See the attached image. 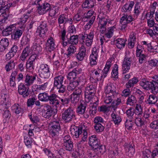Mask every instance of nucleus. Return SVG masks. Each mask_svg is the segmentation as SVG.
Here are the masks:
<instances>
[{"label": "nucleus", "instance_id": "24", "mask_svg": "<svg viewBox=\"0 0 158 158\" xmlns=\"http://www.w3.org/2000/svg\"><path fill=\"white\" fill-rule=\"evenodd\" d=\"M153 121L150 124V127L153 129H158V114H156L153 117Z\"/></svg>", "mask_w": 158, "mask_h": 158}, {"label": "nucleus", "instance_id": "32", "mask_svg": "<svg viewBox=\"0 0 158 158\" xmlns=\"http://www.w3.org/2000/svg\"><path fill=\"white\" fill-rule=\"evenodd\" d=\"M136 102V99L135 97L133 95L129 96L127 100L126 104L130 106L134 105Z\"/></svg>", "mask_w": 158, "mask_h": 158}, {"label": "nucleus", "instance_id": "18", "mask_svg": "<svg viewBox=\"0 0 158 158\" xmlns=\"http://www.w3.org/2000/svg\"><path fill=\"white\" fill-rule=\"evenodd\" d=\"M86 52V47L84 45H82L80 48L79 52L75 56L79 60H82L85 57Z\"/></svg>", "mask_w": 158, "mask_h": 158}, {"label": "nucleus", "instance_id": "57", "mask_svg": "<svg viewBox=\"0 0 158 158\" xmlns=\"http://www.w3.org/2000/svg\"><path fill=\"white\" fill-rule=\"evenodd\" d=\"M104 119L101 117L97 116L94 119V124H104Z\"/></svg>", "mask_w": 158, "mask_h": 158}, {"label": "nucleus", "instance_id": "40", "mask_svg": "<svg viewBox=\"0 0 158 158\" xmlns=\"http://www.w3.org/2000/svg\"><path fill=\"white\" fill-rule=\"evenodd\" d=\"M157 5V3L156 2H154L152 4L150 8V12H148L147 13V15H150V17L151 19L153 17V15L155 12Z\"/></svg>", "mask_w": 158, "mask_h": 158}, {"label": "nucleus", "instance_id": "55", "mask_svg": "<svg viewBox=\"0 0 158 158\" xmlns=\"http://www.w3.org/2000/svg\"><path fill=\"white\" fill-rule=\"evenodd\" d=\"M95 19V16H93L91 19H90L89 22L87 23L84 27V28L86 30H87L89 29L91 27V25L92 24L94 23Z\"/></svg>", "mask_w": 158, "mask_h": 158}, {"label": "nucleus", "instance_id": "33", "mask_svg": "<svg viewBox=\"0 0 158 158\" xmlns=\"http://www.w3.org/2000/svg\"><path fill=\"white\" fill-rule=\"evenodd\" d=\"M105 93H109L112 92L116 91V87L112 84L109 83L107 84L105 87Z\"/></svg>", "mask_w": 158, "mask_h": 158}, {"label": "nucleus", "instance_id": "29", "mask_svg": "<svg viewBox=\"0 0 158 158\" xmlns=\"http://www.w3.org/2000/svg\"><path fill=\"white\" fill-rule=\"evenodd\" d=\"M121 19L127 24L131 22L134 19L131 15H128L127 14H123Z\"/></svg>", "mask_w": 158, "mask_h": 158}, {"label": "nucleus", "instance_id": "7", "mask_svg": "<svg viewBox=\"0 0 158 158\" xmlns=\"http://www.w3.org/2000/svg\"><path fill=\"white\" fill-rule=\"evenodd\" d=\"M75 117V113L73 109L69 108L62 114V118L65 122H69Z\"/></svg>", "mask_w": 158, "mask_h": 158}, {"label": "nucleus", "instance_id": "31", "mask_svg": "<svg viewBox=\"0 0 158 158\" xmlns=\"http://www.w3.org/2000/svg\"><path fill=\"white\" fill-rule=\"evenodd\" d=\"M111 62L110 61H107L106 63L105 66L102 71L103 73V76L104 77H105L106 76L107 74L108 73L110 70V69L111 67Z\"/></svg>", "mask_w": 158, "mask_h": 158}, {"label": "nucleus", "instance_id": "34", "mask_svg": "<svg viewBox=\"0 0 158 158\" xmlns=\"http://www.w3.org/2000/svg\"><path fill=\"white\" fill-rule=\"evenodd\" d=\"M48 97L49 95L48 93L44 92L39 94L38 98L41 101L47 102L48 101Z\"/></svg>", "mask_w": 158, "mask_h": 158}, {"label": "nucleus", "instance_id": "6", "mask_svg": "<svg viewBox=\"0 0 158 158\" xmlns=\"http://www.w3.org/2000/svg\"><path fill=\"white\" fill-rule=\"evenodd\" d=\"M50 127V133L52 136H57L59 134V131L60 129V125L59 121L54 120L49 124Z\"/></svg>", "mask_w": 158, "mask_h": 158}, {"label": "nucleus", "instance_id": "63", "mask_svg": "<svg viewBox=\"0 0 158 158\" xmlns=\"http://www.w3.org/2000/svg\"><path fill=\"white\" fill-rule=\"evenodd\" d=\"M114 100L113 98L110 97V96L106 95L105 97L104 98V102L105 103L107 104L112 103Z\"/></svg>", "mask_w": 158, "mask_h": 158}, {"label": "nucleus", "instance_id": "3", "mask_svg": "<svg viewBox=\"0 0 158 158\" xmlns=\"http://www.w3.org/2000/svg\"><path fill=\"white\" fill-rule=\"evenodd\" d=\"M42 0H37L34 2L33 4H36L38 6L37 11L40 15H43L46 13L50 8V4L47 2L42 3Z\"/></svg>", "mask_w": 158, "mask_h": 158}, {"label": "nucleus", "instance_id": "19", "mask_svg": "<svg viewBox=\"0 0 158 158\" xmlns=\"http://www.w3.org/2000/svg\"><path fill=\"white\" fill-rule=\"evenodd\" d=\"M64 77L62 75H59L54 78L53 86L54 88L62 85Z\"/></svg>", "mask_w": 158, "mask_h": 158}, {"label": "nucleus", "instance_id": "36", "mask_svg": "<svg viewBox=\"0 0 158 158\" xmlns=\"http://www.w3.org/2000/svg\"><path fill=\"white\" fill-rule=\"evenodd\" d=\"M122 97H119L117 98L116 100L114 99L111 104V106L114 110H115L117 108L118 105H120L122 103Z\"/></svg>", "mask_w": 158, "mask_h": 158}, {"label": "nucleus", "instance_id": "37", "mask_svg": "<svg viewBox=\"0 0 158 158\" xmlns=\"http://www.w3.org/2000/svg\"><path fill=\"white\" fill-rule=\"evenodd\" d=\"M157 100V97L153 94L149 95L147 99V103L149 104H155Z\"/></svg>", "mask_w": 158, "mask_h": 158}, {"label": "nucleus", "instance_id": "35", "mask_svg": "<svg viewBox=\"0 0 158 158\" xmlns=\"http://www.w3.org/2000/svg\"><path fill=\"white\" fill-rule=\"evenodd\" d=\"M126 44V41L122 38H118L116 40V45L118 48H124Z\"/></svg>", "mask_w": 158, "mask_h": 158}, {"label": "nucleus", "instance_id": "25", "mask_svg": "<svg viewBox=\"0 0 158 158\" xmlns=\"http://www.w3.org/2000/svg\"><path fill=\"white\" fill-rule=\"evenodd\" d=\"M126 113L127 117L131 120L134 119L137 115L135 112L134 109L132 107L126 110Z\"/></svg>", "mask_w": 158, "mask_h": 158}, {"label": "nucleus", "instance_id": "2", "mask_svg": "<svg viewBox=\"0 0 158 158\" xmlns=\"http://www.w3.org/2000/svg\"><path fill=\"white\" fill-rule=\"evenodd\" d=\"M140 85L145 89H151L152 93L156 94L158 92V87L154 85L152 81H149L145 79H143L139 82Z\"/></svg>", "mask_w": 158, "mask_h": 158}, {"label": "nucleus", "instance_id": "56", "mask_svg": "<svg viewBox=\"0 0 158 158\" xmlns=\"http://www.w3.org/2000/svg\"><path fill=\"white\" fill-rule=\"evenodd\" d=\"M77 75L75 73L73 70L72 71L70 72L68 74L67 76L68 79L70 81V80H74L77 79V77H77Z\"/></svg>", "mask_w": 158, "mask_h": 158}, {"label": "nucleus", "instance_id": "13", "mask_svg": "<svg viewBox=\"0 0 158 158\" xmlns=\"http://www.w3.org/2000/svg\"><path fill=\"white\" fill-rule=\"evenodd\" d=\"M89 145L94 149L96 148L99 144V141L96 135L91 136L89 138Z\"/></svg>", "mask_w": 158, "mask_h": 158}, {"label": "nucleus", "instance_id": "21", "mask_svg": "<svg viewBox=\"0 0 158 158\" xmlns=\"http://www.w3.org/2000/svg\"><path fill=\"white\" fill-rule=\"evenodd\" d=\"M1 97L2 99L3 100V103L2 106H5L7 105V102L8 100L9 95L6 91V89H2L1 91Z\"/></svg>", "mask_w": 158, "mask_h": 158}, {"label": "nucleus", "instance_id": "43", "mask_svg": "<svg viewBox=\"0 0 158 158\" xmlns=\"http://www.w3.org/2000/svg\"><path fill=\"white\" fill-rule=\"evenodd\" d=\"M76 49L75 46L71 44L68 47L67 51L68 53L66 55L68 57L71 56L72 54L76 52Z\"/></svg>", "mask_w": 158, "mask_h": 158}, {"label": "nucleus", "instance_id": "16", "mask_svg": "<svg viewBox=\"0 0 158 158\" xmlns=\"http://www.w3.org/2000/svg\"><path fill=\"white\" fill-rule=\"evenodd\" d=\"M36 79L35 76L27 74L24 77L25 85L29 86L32 85Z\"/></svg>", "mask_w": 158, "mask_h": 158}, {"label": "nucleus", "instance_id": "59", "mask_svg": "<svg viewBox=\"0 0 158 158\" xmlns=\"http://www.w3.org/2000/svg\"><path fill=\"white\" fill-rule=\"evenodd\" d=\"M127 154L130 157H132L135 153V149L131 145L127 148Z\"/></svg>", "mask_w": 158, "mask_h": 158}, {"label": "nucleus", "instance_id": "15", "mask_svg": "<svg viewBox=\"0 0 158 158\" xmlns=\"http://www.w3.org/2000/svg\"><path fill=\"white\" fill-rule=\"evenodd\" d=\"M80 82V80L79 77L74 80H70L69 85L67 86V89L69 91H72L78 85Z\"/></svg>", "mask_w": 158, "mask_h": 158}, {"label": "nucleus", "instance_id": "9", "mask_svg": "<svg viewBox=\"0 0 158 158\" xmlns=\"http://www.w3.org/2000/svg\"><path fill=\"white\" fill-rule=\"evenodd\" d=\"M58 97V95L54 93L51 94L49 95L48 99L50 104L56 107H59L60 101L57 99V98Z\"/></svg>", "mask_w": 158, "mask_h": 158}, {"label": "nucleus", "instance_id": "48", "mask_svg": "<svg viewBox=\"0 0 158 158\" xmlns=\"http://www.w3.org/2000/svg\"><path fill=\"white\" fill-rule=\"evenodd\" d=\"M33 141V139L30 137H25L24 139V142L25 145L28 148L31 147Z\"/></svg>", "mask_w": 158, "mask_h": 158}, {"label": "nucleus", "instance_id": "52", "mask_svg": "<svg viewBox=\"0 0 158 158\" xmlns=\"http://www.w3.org/2000/svg\"><path fill=\"white\" fill-rule=\"evenodd\" d=\"M12 108L14 111L17 114H19L22 110L20 106L18 104H15L12 107Z\"/></svg>", "mask_w": 158, "mask_h": 158}, {"label": "nucleus", "instance_id": "45", "mask_svg": "<svg viewBox=\"0 0 158 158\" xmlns=\"http://www.w3.org/2000/svg\"><path fill=\"white\" fill-rule=\"evenodd\" d=\"M78 42V36L76 35H73L71 36L69 40V43L71 44L74 45L77 44Z\"/></svg>", "mask_w": 158, "mask_h": 158}, {"label": "nucleus", "instance_id": "11", "mask_svg": "<svg viewBox=\"0 0 158 158\" xmlns=\"http://www.w3.org/2000/svg\"><path fill=\"white\" fill-rule=\"evenodd\" d=\"M45 108L46 109L43 111L42 115L43 117L48 119L52 116L53 110L51 106L48 105H46Z\"/></svg>", "mask_w": 158, "mask_h": 158}, {"label": "nucleus", "instance_id": "54", "mask_svg": "<svg viewBox=\"0 0 158 158\" xmlns=\"http://www.w3.org/2000/svg\"><path fill=\"white\" fill-rule=\"evenodd\" d=\"M64 146L67 150L72 151L73 150V143L72 141L67 143H64Z\"/></svg>", "mask_w": 158, "mask_h": 158}, {"label": "nucleus", "instance_id": "38", "mask_svg": "<svg viewBox=\"0 0 158 158\" xmlns=\"http://www.w3.org/2000/svg\"><path fill=\"white\" fill-rule=\"evenodd\" d=\"M113 121L115 124H118L121 121V117L118 114L113 113L111 114Z\"/></svg>", "mask_w": 158, "mask_h": 158}, {"label": "nucleus", "instance_id": "64", "mask_svg": "<svg viewBox=\"0 0 158 158\" xmlns=\"http://www.w3.org/2000/svg\"><path fill=\"white\" fill-rule=\"evenodd\" d=\"M149 64L151 66H158V60L156 59H152L149 61Z\"/></svg>", "mask_w": 158, "mask_h": 158}, {"label": "nucleus", "instance_id": "47", "mask_svg": "<svg viewBox=\"0 0 158 158\" xmlns=\"http://www.w3.org/2000/svg\"><path fill=\"white\" fill-rule=\"evenodd\" d=\"M49 11V15L51 17H54L55 16L58 11V9L56 7H51L50 6V8L47 11Z\"/></svg>", "mask_w": 158, "mask_h": 158}, {"label": "nucleus", "instance_id": "50", "mask_svg": "<svg viewBox=\"0 0 158 158\" xmlns=\"http://www.w3.org/2000/svg\"><path fill=\"white\" fill-rule=\"evenodd\" d=\"M58 98L60 101V106L61 105H64L67 104L69 103L70 101V98H65L64 97L60 98L59 97Z\"/></svg>", "mask_w": 158, "mask_h": 158}, {"label": "nucleus", "instance_id": "8", "mask_svg": "<svg viewBox=\"0 0 158 158\" xmlns=\"http://www.w3.org/2000/svg\"><path fill=\"white\" fill-rule=\"evenodd\" d=\"M18 91L19 94L22 95L24 98L27 97L30 94L29 88L26 87L24 84L21 83L18 86Z\"/></svg>", "mask_w": 158, "mask_h": 158}, {"label": "nucleus", "instance_id": "20", "mask_svg": "<svg viewBox=\"0 0 158 158\" xmlns=\"http://www.w3.org/2000/svg\"><path fill=\"white\" fill-rule=\"evenodd\" d=\"M10 106V104L9 102L7 103V105L5 106H2V105H0V110H2V107H5V108L3 110V117L4 118H10L11 116L10 112L9 110L8 109V108Z\"/></svg>", "mask_w": 158, "mask_h": 158}, {"label": "nucleus", "instance_id": "53", "mask_svg": "<svg viewBox=\"0 0 158 158\" xmlns=\"http://www.w3.org/2000/svg\"><path fill=\"white\" fill-rule=\"evenodd\" d=\"M12 5V3H10L6 6H4L1 4V2H0V13H3L5 10H8L9 6Z\"/></svg>", "mask_w": 158, "mask_h": 158}, {"label": "nucleus", "instance_id": "28", "mask_svg": "<svg viewBox=\"0 0 158 158\" xmlns=\"http://www.w3.org/2000/svg\"><path fill=\"white\" fill-rule=\"evenodd\" d=\"M139 81L138 78L136 77H134L129 80L128 81L126 84V87H133L134 85L136 84Z\"/></svg>", "mask_w": 158, "mask_h": 158}, {"label": "nucleus", "instance_id": "58", "mask_svg": "<svg viewBox=\"0 0 158 158\" xmlns=\"http://www.w3.org/2000/svg\"><path fill=\"white\" fill-rule=\"evenodd\" d=\"M94 127L97 132L102 131L104 129V126L102 124H94Z\"/></svg>", "mask_w": 158, "mask_h": 158}, {"label": "nucleus", "instance_id": "51", "mask_svg": "<svg viewBox=\"0 0 158 158\" xmlns=\"http://www.w3.org/2000/svg\"><path fill=\"white\" fill-rule=\"evenodd\" d=\"M81 97L73 93L71 95V102L73 103H76L78 102Z\"/></svg>", "mask_w": 158, "mask_h": 158}, {"label": "nucleus", "instance_id": "17", "mask_svg": "<svg viewBox=\"0 0 158 158\" xmlns=\"http://www.w3.org/2000/svg\"><path fill=\"white\" fill-rule=\"evenodd\" d=\"M31 50V49L30 47L29 46H27V47L23 49L19 57L20 60L23 61H24L27 57L30 54Z\"/></svg>", "mask_w": 158, "mask_h": 158}, {"label": "nucleus", "instance_id": "22", "mask_svg": "<svg viewBox=\"0 0 158 158\" xmlns=\"http://www.w3.org/2000/svg\"><path fill=\"white\" fill-rule=\"evenodd\" d=\"M94 151L96 152V154L98 156H100L103 154L105 152V146L100 145V144L98 145V147L96 148H94Z\"/></svg>", "mask_w": 158, "mask_h": 158}, {"label": "nucleus", "instance_id": "41", "mask_svg": "<svg viewBox=\"0 0 158 158\" xmlns=\"http://www.w3.org/2000/svg\"><path fill=\"white\" fill-rule=\"evenodd\" d=\"M116 30L114 26L110 27L107 30V31L105 34V36L108 38H111L113 35V32Z\"/></svg>", "mask_w": 158, "mask_h": 158}, {"label": "nucleus", "instance_id": "1", "mask_svg": "<svg viewBox=\"0 0 158 158\" xmlns=\"http://www.w3.org/2000/svg\"><path fill=\"white\" fill-rule=\"evenodd\" d=\"M71 134L73 135L74 138L81 137L83 141H85L87 137V133L86 131L83 130L82 131V128L73 126L70 128Z\"/></svg>", "mask_w": 158, "mask_h": 158}, {"label": "nucleus", "instance_id": "26", "mask_svg": "<svg viewBox=\"0 0 158 158\" xmlns=\"http://www.w3.org/2000/svg\"><path fill=\"white\" fill-rule=\"evenodd\" d=\"M94 3L93 0H85L82 3V7L83 8H89L93 7Z\"/></svg>", "mask_w": 158, "mask_h": 158}, {"label": "nucleus", "instance_id": "39", "mask_svg": "<svg viewBox=\"0 0 158 158\" xmlns=\"http://www.w3.org/2000/svg\"><path fill=\"white\" fill-rule=\"evenodd\" d=\"M28 18V16L27 15H24L23 17H22L19 19L18 22V24L21 25V26L20 27L21 28H23L25 27V23L27 21Z\"/></svg>", "mask_w": 158, "mask_h": 158}, {"label": "nucleus", "instance_id": "10", "mask_svg": "<svg viewBox=\"0 0 158 158\" xmlns=\"http://www.w3.org/2000/svg\"><path fill=\"white\" fill-rule=\"evenodd\" d=\"M48 29L47 27V23L46 22H42L36 31L37 35L42 37L43 35L47 32Z\"/></svg>", "mask_w": 158, "mask_h": 158}, {"label": "nucleus", "instance_id": "44", "mask_svg": "<svg viewBox=\"0 0 158 158\" xmlns=\"http://www.w3.org/2000/svg\"><path fill=\"white\" fill-rule=\"evenodd\" d=\"M86 107V104L81 103L77 109V112L79 114H82L85 111Z\"/></svg>", "mask_w": 158, "mask_h": 158}, {"label": "nucleus", "instance_id": "60", "mask_svg": "<svg viewBox=\"0 0 158 158\" xmlns=\"http://www.w3.org/2000/svg\"><path fill=\"white\" fill-rule=\"evenodd\" d=\"M67 18L64 15H60L58 19L59 23L61 24L64 23L65 24L67 23Z\"/></svg>", "mask_w": 158, "mask_h": 158}, {"label": "nucleus", "instance_id": "30", "mask_svg": "<svg viewBox=\"0 0 158 158\" xmlns=\"http://www.w3.org/2000/svg\"><path fill=\"white\" fill-rule=\"evenodd\" d=\"M134 4V2L132 1L130 2V3L129 4L126 3L122 8L123 11L124 12L130 11L131 10Z\"/></svg>", "mask_w": 158, "mask_h": 158}, {"label": "nucleus", "instance_id": "23", "mask_svg": "<svg viewBox=\"0 0 158 158\" xmlns=\"http://www.w3.org/2000/svg\"><path fill=\"white\" fill-rule=\"evenodd\" d=\"M22 33V31L16 29L11 35V38L14 40H17L20 37Z\"/></svg>", "mask_w": 158, "mask_h": 158}, {"label": "nucleus", "instance_id": "46", "mask_svg": "<svg viewBox=\"0 0 158 158\" xmlns=\"http://www.w3.org/2000/svg\"><path fill=\"white\" fill-rule=\"evenodd\" d=\"M118 65L117 64L114 65L111 73L112 76L114 78H116L118 77Z\"/></svg>", "mask_w": 158, "mask_h": 158}, {"label": "nucleus", "instance_id": "4", "mask_svg": "<svg viewBox=\"0 0 158 158\" xmlns=\"http://www.w3.org/2000/svg\"><path fill=\"white\" fill-rule=\"evenodd\" d=\"M125 58L122 64V69L124 73L129 71L132 63L131 56L132 54L129 51H126Z\"/></svg>", "mask_w": 158, "mask_h": 158}, {"label": "nucleus", "instance_id": "14", "mask_svg": "<svg viewBox=\"0 0 158 158\" xmlns=\"http://www.w3.org/2000/svg\"><path fill=\"white\" fill-rule=\"evenodd\" d=\"M16 28V25L14 24L10 25L9 26H7L6 28L2 31V35L7 36L10 34L12 35Z\"/></svg>", "mask_w": 158, "mask_h": 158}, {"label": "nucleus", "instance_id": "12", "mask_svg": "<svg viewBox=\"0 0 158 158\" xmlns=\"http://www.w3.org/2000/svg\"><path fill=\"white\" fill-rule=\"evenodd\" d=\"M55 44L54 40L52 38H49L45 44V49L47 51L51 52L55 48Z\"/></svg>", "mask_w": 158, "mask_h": 158}, {"label": "nucleus", "instance_id": "42", "mask_svg": "<svg viewBox=\"0 0 158 158\" xmlns=\"http://www.w3.org/2000/svg\"><path fill=\"white\" fill-rule=\"evenodd\" d=\"M136 116L134 119L135 120V123L136 126L138 127H141L145 124L146 122L145 121L144 118H138Z\"/></svg>", "mask_w": 158, "mask_h": 158}, {"label": "nucleus", "instance_id": "49", "mask_svg": "<svg viewBox=\"0 0 158 158\" xmlns=\"http://www.w3.org/2000/svg\"><path fill=\"white\" fill-rule=\"evenodd\" d=\"M110 20L105 18H102L100 19L99 23L100 26L106 27L107 23H109Z\"/></svg>", "mask_w": 158, "mask_h": 158}, {"label": "nucleus", "instance_id": "5", "mask_svg": "<svg viewBox=\"0 0 158 158\" xmlns=\"http://www.w3.org/2000/svg\"><path fill=\"white\" fill-rule=\"evenodd\" d=\"M39 73L40 77L44 79H48L51 76L49 66L46 64H42L40 65Z\"/></svg>", "mask_w": 158, "mask_h": 158}, {"label": "nucleus", "instance_id": "61", "mask_svg": "<svg viewBox=\"0 0 158 158\" xmlns=\"http://www.w3.org/2000/svg\"><path fill=\"white\" fill-rule=\"evenodd\" d=\"M33 49L35 51H36L38 52H40L42 49V47L39 43H36L33 45Z\"/></svg>", "mask_w": 158, "mask_h": 158}, {"label": "nucleus", "instance_id": "62", "mask_svg": "<svg viewBox=\"0 0 158 158\" xmlns=\"http://www.w3.org/2000/svg\"><path fill=\"white\" fill-rule=\"evenodd\" d=\"M58 89V92L60 94L64 93L66 91V87L63 84L56 87Z\"/></svg>", "mask_w": 158, "mask_h": 158}, {"label": "nucleus", "instance_id": "27", "mask_svg": "<svg viewBox=\"0 0 158 158\" xmlns=\"http://www.w3.org/2000/svg\"><path fill=\"white\" fill-rule=\"evenodd\" d=\"M96 87L93 84H88L85 88V93L94 94L96 90Z\"/></svg>", "mask_w": 158, "mask_h": 158}]
</instances>
